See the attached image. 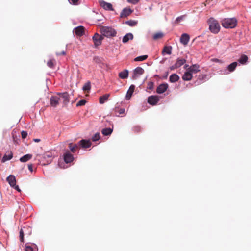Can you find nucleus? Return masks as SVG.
Segmentation results:
<instances>
[{
    "instance_id": "f257e3e1",
    "label": "nucleus",
    "mask_w": 251,
    "mask_h": 251,
    "mask_svg": "<svg viewBox=\"0 0 251 251\" xmlns=\"http://www.w3.org/2000/svg\"><path fill=\"white\" fill-rule=\"evenodd\" d=\"M207 22L209 29L212 33L217 34L220 31V25L217 20L211 17L209 19Z\"/></svg>"
},
{
    "instance_id": "f03ea898",
    "label": "nucleus",
    "mask_w": 251,
    "mask_h": 251,
    "mask_svg": "<svg viewBox=\"0 0 251 251\" xmlns=\"http://www.w3.org/2000/svg\"><path fill=\"white\" fill-rule=\"evenodd\" d=\"M237 21L236 18H225L221 22L222 26L226 28H233L237 25Z\"/></svg>"
},
{
    "instance_id": "7ed1b4c3",
    "label": "nucleus",
    "mask_w": 251,
    "mask_h": 251,
    "mask_svg": "<svg viewBox=\"0 0 251 251\" xmlns=\"http://www.w3.org/2000/svg\"><path fill=\"white\" fill-rule=\"evenodd\" d=\"M100 33L104 36L111 37L116 36L117 32L116 30L111 27L101 26L100 28Z\"/></svg>"
},
{
    "instance_id": "20e7f679",
    "label": "nucleus",
    "mask_w": 251,
    "mask_h": 251,
    "mask_svg": "<svg viewBox=\"0 0 251 251\" xmlns=\"http://www.w3.org/2000/svg\"><path fill=\"white\" fill-rule=\"evenodd\" d=\"M57 95L59 96V98H60V100H62L64 105H67L70 101L69 94L67 92L58 93Z\"/></svg>"
},
{
    "instance_id": "39448f33",
    "label": "nucleus",
    "mask_w": 251,
    "mask_h": 251,
    "mask_svg": "<svg viewBox=\"0 0 251 251\" xmlns=\"http://www.w3.org/2000/svg\"><path fill=\"white\" fill-rule=\"evenodd\" d=\"M144 70L140 67L136 68L133 70L132 78L134 80L138 79L144 73Z\"/></svg>"
},
{
    "instance_id": "423d86ee",
    "label": "nucleus",
    "mask_w": 251,
    "mask_h": 251,
    "mask_svg": "<svg viewBox=\"0 0 251 251\" xmlns=\"http://www.w3.org/2000/svg\"><path fill=\"white\" fill-rule=\"evenodd\" d=\"M103 39V38L101 35H100L98 33H95L93 37V40L95 46L97 47L101 45V41Z\"/></svg>"
},
{
    "instance_id": "0eeeda50",
    "label": "nucleus",
    "mask_w": 251,
    "mask_h": 251,
    "mask_svg": "<svg viewBox=\"0 0 251 251\" xmlns=\"http://www.w3.org/2000/svg\"><path fill=\"white\" fill-rule=\"evenodd\" d=\"M133 10L131 9L129 7H126L124 8L120 13V17L121 18H126L128 16H129L132 12Z\"/></svg>"
},
{
    "instance_id": "6e6552de",
    "label": "nucleus",
    "mask_w": 251,
    "mask_h": 251,
    "mask_svg": "<svg viewBox=\"0 0 251 251\" xmlns=\"http://www.w3.org/2000/svg\"><path fill=\"white\" fill-rule=\"evenodd\" d=\"M60 98L58 96H51L50 99V104L51 106L55 107L59 104Z\"/></svg>"
},
{
    "instance_id": "1a4fd4ad",
    "label": "nucleus",
    "mask_w": 251,
    "mask_h": 251,
    "mask_svg": "<svg viewBox=\"0 0 251 251\" xmlns=\"http://www.w3.org/2000/svg\"><path fill=\"white\" fill-rule=\"evenodd\" d=\"M168 88V85L167 83L160 84L156 88V92L158 94H162Z\"/></svg>"
},
{
    "instance_id": "9d476101",
    "label": "nucleus",
    "mask_w": 251,
    "mask_h": 251,
    "mask_svg": "<svg viewBox=\"0 0 251 251\" xmlns=\"http://www.w3.org/2000/svg\"><path fill=\"white\" fill-rule=\"evenodd\" d=\"M159 100V99L157 96H151L148 98V102L152 105L156 104Z\"/></svg>"
},
{
    "instance_id": "9b49d317",
    "label": "nucleus",
    "mask_w": 251,
    "mask_h": 251,
    "mask_svg": "<svg viewBox=\"0 0 251 251\" xmlns=\"http://www.w3.org/2000/svg\"><path fill=\"white\" fill-rule=\"evenodd\" d=\"M6 181L12 187H14V186L16 184V180L15 176L13 175H10L6 178Z\"/></svg>"
},
{
    "instance_id": "f8f14e48",
    "label": "nucleus",
    "mask_w": 251,
    "mask_h": 251,
    "mask_svg": "<svg viewBox=\"0 0 251 251\" xmlns=\"http://www.w3.org/2000/svg\"><path fill=\"white\" fill-rule=\"evenodd\" d=\"M187 70L189 71L192 74H196L200 71V66L197 64H195L189 67Z\"/></svg>"
},
{
    "instance_id": "ddd939ff",
    "label": "nucleus",
    "mask_w": 251,
    "mask_h": 251,
    "mask_svg": "<svg viewBox=\"0 0 251 251\" xmlns=\"http://www.w3.org/2000/svg\"><path fill=\"white\" fill-rule=\"evenodd\" d=\"M190 40L189 35L186 33H183L181 35L180 41L184 45L188 44Z\"/></svg>"
},
{
    "instance_id": "4468645a",
    "label": "nucleus",
    "mask_w": 251,
    "mask_h": 251,
    "mask_svg": "<svg viewBox=\"0 0 251 251\" xmlns=\"http://www.w3.org/2000/svg\"><path fill=\"white\" fill-rule=\"evenodd\" d=\"M78 144L79 146L83 148H87L91 146V142L89 140L82 139L80 140Z\"/></svg>"
},
{
    "instance_id": "2eb2a0df",
    "label": "nucleus",
    "mask_w": 251,
    "mask_h": 251,
    "mask_svg": "<svg viewBox=\"0 0 251 251\" xmlns=\"http://www.w3.org/2000/svg\"><path fill=\"white\" fill-rule=\"evenodd\" d=\"M100 4L105 10H113L112 5L111 3L101 0L100 1Z\"/></svg>"
},
{
    "instance_id": "dca6fc26",
    "label": "nucleus",
    "mask_w": 251,
    "mask_h": 251,
    "mask_svg": "<svg viewBox=\"0 0 251 251\" xmlns=\"http://www.w3.org/2000/svg\"><path fill=\"white\" fill-rule=\"evenodd\" d=\"M74 159L73 155L68 151L64 155V160L66 163H69L73 161Z\"/></svg>"
},
{
    "instance_id": "f3484780",
    "label": "nucleus",
    "mask_w": 251,
    "mask_h": 251,
    "mask_svg": "<svg viewBox=\"0 0 251 251\" xmlns=\"http://www.w3.org/2000/svg\"><path fill=\"white\" fill-rule=\"evenodd\" d=\"M84 30L83 26H79L75 29V32L76 35L81 36L84 34Z\"/></svg>"
},
{
    "instance_id": "a211bd4d",
    "label": "nucleus",
    "mask_w": 251,
    "mask_h": 251,
    "mask_svg": "<svg viewBox=\"0 0 251 251\" xmlns=\"http://www.w3.org/2000/svg\"><path fill=\"white\" fill-rule=\"evenodd\" d=\"M38 250V247L35 244H32L31 245L28 244H25V251H37Z\"/></svg>"
},
{
    "instance_id": "6ab92c4d",
    "label": "nucleus",
    "mask_w": 251,
    "mask_h": 251,
    "mask_svg": "<svg viewBox=\"0 0 251 251\" xmlns=\"http://www.w3.org/2000/svg\"><path fill=\"white\" fill-rule=\"evenodd\" d=\"M192 74L188 70L183 75L182 78L185 81H190L192 79Z\"/></svg>"
},
{
    "instance_id": "aec40b11",
    "label": "nucleus",
    "mask_w": 251,
    "mask_h": 251,
    "mask_svg": "<svg viewBox=\"0 0 251 251\" xmlns=\"http://www.w3.org/2000/svg\"><path fill=\"white\" fill-rule=\"evenodd\" d=\"M133 39V35L132 33H129L124 36L122 39V42L124 43H127L129 40H132Z\"/></svg>"
},
{
    "instance_id": "412c9836",
    "label": "nucleus",
    "mask_w": 251,
    "mask_h": 251,
    "mask_svg": "<svg viewBox=\"0 0 251 251\" xmlns=\"http://www.w3.org/2000/svg\"><path fill=\"white\" fill-rule=\"evenodd\" d=\"M128 76V71L127 70H124L119 73V77L121 79L127 78Z\"/></svg>"
},
{
    "instance_id": "4be33fe9",
    "label": "nucleus",
    "mask_w": 251,
    "mask_h": 251,
    "mask_svg": "<svg viewBox=\"0 0 251 251\" xmlns=\"http://www.w3.org/2000/svg\"><path fill=\"white\" fill-rule=\"evenodd\" d=\"M172 48L171 46H165L162 50V53L163 55L167 54L170 55L172 53Z\"/></svg>"
},
{
    "instance_id": "5701e85b",
    "label": "nucleus",
    "mask_w": 251,
    "mask_h": 251,
    "mask_svg": "<svg viewBox=\"0 0 251 251\" xmlns=\"http://www.w3.org/2000/svg\"><path fill=\"white\" fill-rule=\"evenodd\" d=\"M134 89H135V86L134 85H131L130 86V87L127 92V94L126 95V99L128 100L130 98L131 96H132V95L134 91Z\"/></svg>"
},
{
    "instance_id": "b1692460",
    "label": "nucleus",
    "mask_w": 251,
    "mask_h": 251,
    "mask_svg": "<svg viewBox=\"0 0 251 251\" xmlns=\"http://www.w3.org/2000/svg\"><path fill=\"white\" fill-rule=\"evenodd\" d=\"M186 61L185 59L178 58L176 60V61L175 63V67L178 68L183 65L186 62Z\"/></svg>"
},
{
    "instance_id": "393cba45",
    "label": "nucleus",
    "mask_w": 251,
    "mask_h": 251,
    "mask_svg": "<svg viewBox=\"0 0 251 251\" xmlns=\"http://www.w3.org/2000/svg\"><path fill=\"white\" fill-rule=\"evenodd\" d=\"M179 79V76L176 74H173L170 75L169 81L172 83L176 82Z\"/></svg>"
},
{
    "instance_id": "a878e982",
    "label": "nucleus",
    "mask_w": 251,
    "mask_h": 251,
    "mask_svg": "<svg viewBox=\"0 0 251 251\" xmlns=\"http://www.w3.org/2000/svg\"><path fill=\"white\" fill-rule=\"evenodd\" d=\"M32 155L30 154H27L24 155L20 158V161L22 162H25L32 158Z\"/></svg>"
},
{
    "instance_id": "bb28decb",
    "label": "nucleus",
    "mask_w": 251,
    "mask_h": 251,
    "mask_svg": "<svg viewBox=\"0 0 251 251\" xmlns=\"http://www.w3.org/2000/svg\"><path fill=\"white\" fill-rule=\"evenodd\" d=\"M248 60V57L246 55L242 54L240 58L238 59V61L241 64H245Z\"/></svg>"
},
{
    "instance_id": "cd10ccee",
    "label": "nucleus",
    "mask_w": 251,
    "mask_h": 251,
    "mask_svg": "<svg viewBox=\"0 0 251 251\" xmlns=\"http://www.w3.org/2000/svg\"><path fill=\"white\" fill-rule=\"evenodd\" d=\"M113 131V130L110 128H104L101 130V133L105 136L110 135Z\"/></svg>"
},
{
    "instance_id": "c85d7f7f",
    "label": "nucleus",
    "mask_w": 251,
    "mask_h": 251,
    "mask_svg": "<svg viewBox=\"0 0 251 251\" xmlns=\"http://www.w3.org/2000/svg\"><path fill=\"white\" fill-rule=\"evenodd\" d=\"M69 147L71 151L72 152L74 153L78 149V145L77 144H73V143H70L69 144Z\"/></svg>"
},
{
    "instance_id": "c756f323",
    "label": "nucleus",
    "mask_w": 251,
    "mask_h": 251,
    "mask_svg": "<svg viewBox=\"0 0 251 251\" xmlns=\"http://www.w3.org/2000/svg\"><path fill=\"white\" fill-rule=\"evenodd\" d=\"M94 61L97 64L99 65L100 67H102V66L105 65V64L102 62L101 58L99 57L95 56L94 57Z\"/></svg>"
},
{
    "instance_id": "7c9ffc66",
    "label": "nucleus",
    "mask_w": 251,
    "mask_h": 251,
    "mask_svg": "<svg viewBox=\"0 0 251 251\" xmlns=\"http://www.w3.org/2000/svg\"><path fill=\"white\" fill-rule=\"evenodd\" d=\"M109 94H105L99 98V102L100 104L104 103L108 99Z\"/></svg>"
},
{
    "instance_id": "2f4dec72",
    "label": "nucleus",
    "mask_w": 251,
    "mask_h": 251,
    "mask_svg": "<svg viewBox=\"0 0 251 251\" xmlns=\"http://www.w3.org/2000/svg\"><path fill=\"white\" fill-rule=\"evenodd\" d=\"M237 65V63L236 62H234L228 66L227 69L230 72H233L236 69Z\"/></svg>"
},
{
    "instance_id": "473e14b6",
    "label": "nucleus",
    "mask_w": 251,
    "mask_h": 251,
    "mask_svg": "<svg viewBox=\"0 0 251 251\" xmlns=\"http://www.w3.org/2000/svg\"><path fill=\"white\" fill-rule=\"evenodd\" d=\"M12 157H13V154L12 152H10L8 155L5 154L2 159V162H5V161H6L7 160H10Z\"/></svg>"
},
{
    "instance_id": "72a5a7b5",
    "label": "nucleus",
    "mask_w": 251,
    "mask_h": 251,
    "mask_svg": "<svg viewBox=\"0 0 251 251\" xmlns=\"http://www.w3.org/2000/svg\"><path fill=\"white\" fill-rule=\"evenodd\" d=\"M137 23H138L137 21L132 20H130L127 21L125 22V24H127V25H128L130 26H134L137 24Z\"/></svg>"
},
{
    "instance_id": "f704fd0d",
    "label": "nucleus",
    "mask_w": 251,
    "mask_h": 251,
    "mask_svg": "<svg viewBox=\"0 0 251 251\" xmlns=\"http://www.w3.org/2000/svg\"><path fill=\"white\" fill-rule=\"evenodd\" d=\"M164 36V34L162 32H157L153 36V39L155 40L162 38Z\"/></svg>"
},
{
    "instance_id": "c9c22d12",
    "label": "nucleus",
    "mask_w": 251,
    "mask_h": 251,
    "mask_svg": "<svg viewBox=\"0 0 251 251\" xmlns=\"http://www.w3.org/2000/svg\"><path fill=\"white\" fill-rule=\"evenodd\" d=\"M84 91L89 92L91 89V83L90 81H88L86 83L82 88Z\"/></svg>"
},
{
    "instance_id": "e433bc0d",
    "label": "nucleus",
    "mask_w": 251,
    "mask_h": 251,
    "mask_svg": "<svg viewBox=\"0 0 251 251\" xmlns=\"http://www.w3.org/2000/svg\"><path fill=\"white\" fill-rule=\"evenodd\" d=\"M47 65L50 68H54V66L55 65V60L54 59H50V60H49L47 62Z\"/></svg>"
},
{
    "instance_id": "4c0bfd02",
    "label": "nucleus",
    "mask_w": 251,
    "mask_h": 251,
    "mask_svg": "<svg viewBox=\"0 0 251 251\" xmlns=\"http://www.w3.org/2000/svg\"><path fill=\"white\" fill-rule=\"evenodd\" d=\"M147 58H148V55H147L140 56L137 57H136L134 59V61H142L146 60Z\"/></svg>"
},
{
    "instance_id": "58836bf2",
    "label": "nucleus",
    "mask_w": 251,
    "mask_h": 251,
    "mask_svg": "<svg viewBox=\"0 0 251 251\" xmlns=\"http://www.w3.org/2000/svg\"><path fill=\"white\" fill-rule=\"evenodd\" d=\"M43 157L44 159H46V158L50 159L49 161H50L51 160V159L52 157V154L50 152H47V153L44 154Z\"/></svg>"
},
{
    "instance_id": "ea45409f",
    "label": "nucleus",
    "mask_w": 251,
    "mask_h": 251,
    "mask_svg": "<svg viewBox=\"0 0 251 251\" xmlns=\"http://www.w3.org/2000/svg\"><path fill=\"white\" fill-rule=\"evenodd\" d=\"M86 100L85 99H82L77 103L76 106L78 107L84 105L86 104Z\"/></svg>"
},
{
    "instance_id": "a19ab883",
    "label": "nucleus",
    "mask_w": 251,
    "mask_h": 251,
    "mask_svg": "<svg viewBox=\"0 0 251 251\" xmlns=\"http://www.w3.org/2000/svg\"><path fill=\"white\" fill-rule=\"evenodd\" d=\"M24 231H23V229H21L20 231V240L22 242H24Z\"/></svg>"
},
{
    "instance_id": "79ce46f5",
    "label": "nucleus",
    "mask_w": 251,
    "mask_h": 251,
    "mask_svg": "<svg viewBox=\"0 0 251 251\" xmlns=\"http://www.w3.org/2000/svg\"><path fill=\"white\" fill-rule=\"evenodd\" d=\"M100 139L99 133H96L92 137V139L93 141H97Z\"/></svg>"
},
{
    "instance_id": "37998d69",
    "label": "nucleus",
    "mask_w": 251,
    "mask_h": 251,
    "mask_svg": "<svg viewBox=\"0 0 251 251\" xmlns=\"http://www.w3.org/2000/svg\"><path fill=\"white\" fill-rule=\"evenodd\" d=\"M115 112L118 113L119 114H124L125 112V109L124 108L119 109L117 107L115 109Z\"/></svg>"
},
{
    "instance_id": "c03bdc74",
    "label": "nucleus",
    "mask_w": 251,
    "mask_h": 251,
    "mask_svg": "<svg viewBox=\"0 0 251 251\" xmlns=\"http://www.w3.org/2000/svg\"><path fill=\"white\" fill-rule=\"evenodd\" d=\"M206 75L201 74L199 75L198 79L200 81H202L206 78Z\"/></svg>"
},
{
    "instance_id": "a18cd8bd",
    "label": "nucleus",
    "mask_w": 251,
    "mask_h": 251,
    "mask_svg": "<svg viewBox=\"0 0 251 251\" xmlns=\"http://www.w3.org/2000/svg\"><path fill=\"white\" fill-rule=\"evenodd\" d=\"M183 18H184V16H181L177 17L176 19L175 22L176 23H179L181 20H182L183 19Z\"/></svg>"
},
{
    "instance_id": "49530a36",
    "label": "nucleus",
    "mask_w": 251,
    "mask_h": 251,
    "mask_svg": "<svg viewBox=\"0 0 251 251\" xmlns=\"http://www.w3.org/2000/svg\"><path fill=\"white\" fill-rule=\"evenodd\" d=\"M21 135L23 139H25L27 136V133L26 131H23L21 132Z\"/></svg>"
},
{
    "instance_id": "de8ad7c7",
    "label": "nucleus",
    "mask_w": 251,
    "mask_h": 251,
    "mask_svg": "<svg viewBox=\"0 0 251 251\" xmlns=\"http://www.w3.org/2000/svg\"><path fill=\"white\" fill-rule=\"evenodd\" d=\"M127 1L129 3L135 4H137L140 1V0H127Z\"/></svg>"
},
{
    "instance_id": "09e8293b",
    "label": "nucleus",
    "mask_w": 251,
    "mask_h": 251,
    "mask_svg": "<svg viewBox=\"0 0 251 251\" xmlns=\"http://www.w3.org/2000/svg\"><path fill=\"white\" fill-rule=\"evenodd\" d=\"M56 55H65L66 54V52L65 51H62L61 52H56Z\"/></svg>"
},
{
    "instance_id": "8fccbe9b",
    "label": "nucleus",
    "mask_w": 251,
    "mask_h": 251,
    "mask_svg": "<svg viewBox=\"0 0 251 251\" xmlns=\"http://www.w3.org/2000/svg\"><path fill=\"white\" fill-rule=\"evenodd\" d=\"M141 129L139 126H135L134 127V130L136 132H139L140 131Z\"/></svg>"
},
{
    "instance_id": "3c124183",
    "label": "nucleus",
    "mask_w": 251,
    "mask_h": 251,
    "mask_svg": "<svg viewBox=\"0 0 251 251\" xmlns=\"http://www.w3.org/2000/svg\"><path fill=\"white\" fill-rule=\"evenodd\" d=\"M28 169L30 170V172L33 171V165L32 164H30L28 165Z\"/></svg>"
},
{
    "instance_id": "603ef678",
    "label": "nucleus",
    "mask_w": 251,
    "mask_h": 251,
    "mask_svg": "<svg viewBox=\"0 0 251 251\" xmlns=\"http://www.w3.org/2000/svg\"><path fill=\"white\" fill-rule=\"evenodd\" d=\"M73 4H77L78 0H70Z\"/></svg>"
},
{
    "instance_id": "864d4df0",
    "label": "nucleus",
    "mask_w": 251,
    "mask_h": 251,
    "mask_svg": "<svg viewBox=\"0 0 251 251\" xmlns=\"http://www.w3.org/2000/svg\"><path fill=\"white\" fill-rule=\"evenodd\" d=\"M13 188H14L16 190H17L19 192L21 191V190L19 189V186L18 185H16V184L14 186V187Z\"/></svg>"
},
{
    "instance_id": "5fc2aeb1",
    "label": "nucleus",
    "mask_w": 251,
    "mask_h": 251,
    "mask_svg": "<svg viewBox=\"0 0 251 251\" xmlns=\"http://www.w3.org/2000/svg\"><path fill=\"white\" fill-rule=\"evenodd\" d=\"M176 64H175L174 65L172 66L171 67H170V69L171 70H174L175 69H176L177 68V67H176Z\"/></svg>"
},
{
    "instance_id": "6e6d98bb",
    "label": "nucleus",
    "mask_w": 251,
    "mask_h": 251,
    "mask_svg": "<svg viewBox=\"0 0 251 251\" xmlns=\"http://www.w3.org/2000/svg\"><path fill=\"white\" fill-rule=\"evenodd\" d=\"M34 140L36 142H39L40 141V140L39 139H35Z\"/></svg>"
},
{
    "instance_id": "4d7b16f0",
    "label": "nucleus",
    "mask_w": 251,
    "mask_h": 251,
    "mask_svg": "<svg viewBox=\"0 0 251 251\" xmlns=\"http://www.w3.org/2000/svg\"><path fill=\"white\" fill-rule=\"evenodd\" d=\"M188 66H189V65H188L186 64V65H185V66H184V68H185V69H186V68H187V67H188Z\"/></svg>"
},
{
    "instance_id": "13d9d810",
    "label": "nucleus",
    "mask_w": 251,
    "mask_h": 251,
    "mask_svg": "<svg viewBox=\"0 0 251 251\" xmlns=\"http://www.w3.org/2000/svg\"><path fill=\"white\" fill-rule=\"evenodd\" d=\"M152 85H153V83H151V86H149V88H150V89H152Z\"/></svg>"
}]
</instances>
